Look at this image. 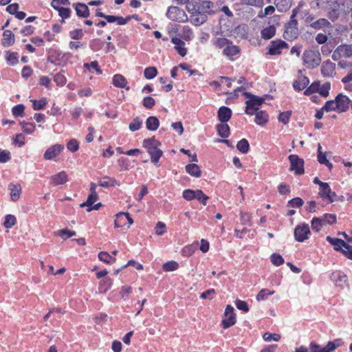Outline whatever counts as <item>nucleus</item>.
Returning <instances> with one entry per match:
<instances>
[{"mask_svg":"<svg viewBox=\"0 0 352 352\" xmlns=\"http://www.w3.org/2000/svg\"><path fill=\"white\" fill-rule=\"evenodd\" d=\"M157 74V70L155 67H148L144 69V75L147 79H153Z\"/></svg>","mask_w":352,"mask_h":352,"instance_id":"nucleus-47","label":"nucleus"},{"mask_svg":"<svg viewBox=\"0 0 352 352\" xmlns=\"http://www.w3.org/2000/svg\"><path fill=\"white\" fill-rule=\"evenodd\" d=\"M343 3V0H317L316 4L319 8L325 10H340V6Z\"/></svg>","mask_w":352,"mask_h":352,"instance_id":"nucleus-12","label":"nucleus"},{"mask_svg":"<svg viewBox=\"0 0 352 352\" xmlns=\"http://www.w3.org/2000/svg\"><path fill=\"white\" fill-rule=\"evenodd\" d=\"M112 285V280L111 278H106L100 281L99 285V289L102 292H106L108 289H109Z\"/></svg>","mask_w":352,"mask_h":352,"instance_id":"nucleus-50","label":"nucleus"},{"mask_svg":"<svg viewBox=\"0 0 352 352\" xmlns=\"http://www.w3.org/2000/svg\"><path fill=\"white\" fill-rule=\"evenodd\" d=\"M320 84L318 82H313L304 92L305 95H310L314 92H318Z\"/></svg>","mask_w":352,"mask_h":352,"instance_id":"nucleus-64","label":"nucleus"},{"mask_svg":"<svg viewBox=\"0 0 352 352\" xmlns=\"http://www.w3.org/2000/svg\"><path fill=\"white\" fill-rule=\"evenodd\" d=\"M84 36L82 30L80 29H75L69 32V36L73 40L82 39Z\"/></svg>","mask_w":352,"mask_h":352,"instance_id":"nucleus-61","label":"nucleus"},{"mask_svg":"<svg viewBox=\"0 0 352 352\" xmlns=\"http://www.w3.org/2000/svg\"><path fill=\"white\" fill-rule=\"evenodd\" d=\"M217 130L218 135L223 138H228L230 135V127L226 122L217 124Z\"/></svg>","mask_w":352,"mask_h":352,"instance_id":"nucleus-32","label":"nucleus"},{"mask_svg":"<svg viewBox=\"0 0 352 352\" xmlns=\"http://www.w3.org/2000/svg\"><path fill=\"white\" fill-rule=\"evenodd\" d=\"M68 181V175L65 171H60L51 176L50 183L53 186L63 185Z\"/></svg>","mask_w":352,"mask_h":352,"instance_id":"nucleus-16","label":"nucleus"},{"mask_svg":"<svg viewBox=\"0 0 352 352\" xmlns=\"http://www.w3.org/2000/svg\"><path fill=\"white\" fill-rule=\"evenodd\" d=\"M240 52V48L234 45L231 41V44L228 46L226 50L222 51V54L223 56L228 57L229 59L232 60V57L235 55H237Z\"/></svg>","mask_w":352,"mask_h":352,"instance_id":"nucleus-23","label":"nucleus"},{"mask_svg":"<svg viewBox=\"0 0 352 352\" xmlns=\"http://www.w3.org/2000/svg\"><path fill=\"white\" fill-rule=\"evenodd\" d=\"M327 241L333 246L336 251H340L343 253V250L349 251L352 246L348 245L342 239L338 238H333L329 236L327 237Z\"/></svg>","mask_w":352,"mask_h":352,"instance_id":"nucleus-14","label":"nucleus"},{"mask_svg":"<svg viewBox=\"0 0 352 352\" xmlns=\"http://www.w3.org/2000/svg\"><path fill=\"white\" fill-rule=\"evenodd\" d=\"M194 36L192 29L188 26L185 25L183 27L182 37L186 41L191 40Z\"/></svg>","mask_w":352,"mask_h":352,"instance_id":"nucleus-41","label":"nucleus"},{"mask_svg":"<svg viewBox=\"0 0 352 352\" xmlns=\"http://www.w3.org/2000/svg\"><path fill=\"white\" fill-rule=\"evenodd\" d=\"M290 162V170H294L296 175L304 173V161L296 155H290L289 156Z\"/></svg>","mask_w":352,"mask_h":352,"instance_id":"nucleus-8","label":"nucleus"},{"mask_svg":"<svg viewBox=\"0 0 352 352\" xmlns=\"http://www.w3.org/2000/svg\"><path fill=\"white\" fill-rule=\"evenodd\" d=\"M243 95L248 99L245 101V113L248 115H255V122L258 125L263 126L269 120V116L265 111H260V107L264 103L265 96L259 97L249 92H244Z\"/></svg>","mask_w":352,"mask_h":352,"instance_id":"nucleus-1","label":"nucleus"},{"mask_svg":"<svg viewBox=\"0 0 352 352\" xmlns=\"http://www.w3.org/2000/svg\"><path fill=\"white\" fill-rule=\"evenodd\" d=\"M166 16L171 21L178 22H184L188 19L185 12L177 6L169 7Z\"/></svg>","mask_w":352,"mask_h":352,"instance_id":"nucleus-5","label":"nucleus"},{"mask_svg":"<svg viewBox=\"0 0 352 352\" xmlns=\"http://www.w3.org/2000/svg\"><path fill=\"white\" fill-rule=\"evenodd\" d=\"M302 60L307 68L314 69L320 65L321 62V55L318 50H305L303 53Z\"/></svg>","mask_w":352,"mask_h":352,"instance_id":"nucleus-3","label":"nucleus"},{"mask_svg":"<svg viewBox=\"0 0 352 352\" xmlns=\"http://www.w3.org/2000/svg\"><path fill=\"white\" fill-rule=\"evenodd\" d=\"M330 279L336 286L342 288L348 285L346 275L339 270L332 272L330 275Z\"/></svg>","mask_w":352,"mask_h":352,"instance_id":"nucleus-11","label":"nucleus"},{"mask_svg":"<svg viewBox=\"0 0 352 352\" xmlns=\"http://www.w3.org/2000/svg\"><path fill=\"white\" fill-rule=\"evenodd\" d=\"M186 171L192 177H199L201 170L199 166L196 164H189L185 167Z\"/></svg>","mask_w":352,"mask_h":352,"instance_id":"nucleus-31","label":"nucleus"},{"mask_svg":"<svg viewBox=\"0 0 352 352\" xmlns=\"http://www.w3.org/2000/svg\"><path fill=\"white\" fill-rule=\"evenodd\" d=\"M209 197L205 195L201 190H195V199L199 201L204 206H206Z\"/></svg>","mask_w":352,"mask_h":352,"instance_id":"nucleus-48","label":"nucleus"},{"mask_svg":"<svg viewBox=\"0 0 352 352\" xmlns=\"http://www.w3.org/2000/svg\"><path fill=\"white\" fill-rule=\"evenodd\" d=\"M212 43L216 48L226 50L231 44V41L224 37L215 38L212 40Z\"/></svg>","mask_w":352,"mask_h":352,"instance_id":"nucleus-22","label":"nucleus"},{"mask_svg":"<svg viewBox=\"0 0 352 352\" xmlns=\"http://www.w3.org/2000/svg\"><path fill=\"white\" fill-rule=\"evenodd\" d=\"M263 340L266 342H270L271 340H274L276 342L279 341L280 339V335L278 333H270L269 332L265 333L263 334Z\"/></svg>","mask_w":352,"mask_h":352,"instance_id":"nucleus-60","label":"nucleus"},{"mask_svg":"<svg viewBox=\"0 0 352 352\" xmlns=\"http://www.w3.org/2000/svg\"><path fill=\"white\" fill-rule=\"evenodd\" d=\"M16 223V217L12 214H7L5 217L3 226L6 228H10Z\"/></svg>","mask_w":352,"mask_h":352,"instance_id":"nucleus-45","label":"nucleus"},{"mask_svg":"<svg viewBox=\"0 0 352 352\" xmlns=\"http://www.w3.org/2000/svg\"><path fill=\"white\" fill-rule=\"evenodd\" d=\"M343 344L342 341L340 339L335 340L332 342H329L327 344V348L329 349V352H332L334 351L336 348L342 346Z\"/></svg>","mask_w":352,"mask_h":352,"instance_id":"nucleus-62","label":"nucleus"},{"mask_svg":"<svg viewBox=\"0 0 352 352\" xmlns=\"http://www.w3.org/2000/svg\"><path fill=\"white\" fill-rule=\"evenodd\" d=\"M330 89V82H325L320 85L318 93L323 97L326 98L329 96Z\"/></svg>","mask_w":352,"mask_h":352,"instance_id":"nucleus-53","label":"nucleus"},{"mask_svg":"<svg viewBox=\"0 0 352 352\" xmlns=\"http://www.w3.org/2000/svg\"><path fill=\"white\" fill-rule=\"evenodd\" d=\"M25 107L23 104H17L14 106L12 109V113L15 117H22L24 113Z\"/></svg>","mask_w":352,"mask_h":352,"instance_id":"nucleus-57","label":"nucleus"},{"mask_svg":"<svg viewBox=\"0 0 352 352\" xmlns=\"http://www.w3.org/2000/svg\"><path fill=\"white\" fill-rule=\"evenodd\" d=\"M287 47V43L282 40L272 41L269 46L268 54L272 56L279 55L281 54L282 50Z\"/></svg>","mask_w":352,"mask_h":352,"instance_id":"nucleus-13","label":"nucleus"},{"mask_svg":"<svg viewBox=\"0 0 352 352\" xmlns=\"http://www.w3.org/2000/svg\"><path fill=\"white\" fill-rule=\"evenodd\" d=\"M274 294V291H270L267 289H261L256 296V300L258 301L266 300L269 296Z\"/></svg>","mask_w":352,"mask_h":352,"instance_id":"nucleus-49","label":"nucleus"},{"mask_svg":"<svg viewBox=\"0 0 352 352\" xmlns=\"http://www.w3.org/2000/svg\"><path fill=\"white\" fill-rule=\"evenodd\" d=\"M20 124L23 131L26 133L31 134L34 131L35 125L32 123L21 122H20Z\"/></svg>","mask_w":352,"mask_h":352,"instance_id":"nucleus-55","label":"nucleus"},{"mask_svg":"<svg viewBox=\"0 0 352 352\" xmlns=\"http://www.w3.org/2000/svg\"><path fill=\"white\" fill-rule=\"evenodd\" d=\"M336 107H337L336 101L335 99L334 100L327 101L322 107H323V110H325L326 112H329V111H337Z\"/></svg>","mask_w":352,"mask_h":352,"instance_id":"nucleus-59","label":"nucleus"},{"mask_svg":"<svg viewBox=\"0 0 352 352\" xmlns=\"http://www.w3.org/2000/svg\"><path fill=\"white\" fill-rule=\"evenodd\" d=\"M1 43L4 47H10L14 43V35L10 30L4 31Z\"/></svg>","mask_w":352,"mask_h":352,"instance_id":"nucleus-21","label":"nucleus"},{"mask_svg":"<svg viewBox=\"0 0 352 352\" xmlns=\"http://www.w3.org/2000/svg\"><path fill=\"white\" fill-rule=\"evenodd\" d=\"M323 223L332 225L336 222V215L334 214H324L322 217Z\"/></svg>","mask_w":352,"mask_h":352,"instance_id":"nucleus-63","label":"nucleus"},{"mask_svg":"<svg viewBox=\"0 0 352 352\" xmlns=\"http://www.w3.org/2000/svg\"><path fill=\"white\" fill-rule=\"evenodd\" d=\"M98 258L100 261L104 262L106 263H112L116 262V258L111 256L106 252H101L98 254Z\"/></svg>","mask_w":352,"mask_h":352,"instance_id":"nucleus-39","label":"nucleus"},{"mask_svg":"<svg viewBox=\"0 0 352 352\" xmlns=\"http://www.w3.org/2000/svg\"><path fill=\"white\" fill-rule=\"evenodd\" d=\"M63 145L56 144L48 148L44 153L43 157L46 160H51L57 157L63 151Z\"/></svg>","mask_w":352,"mask_h":352,"instance_id":"nucleus-15","label":"nucleus"},{"mask_svg":"<svg viewBox=\"0 0 352 352\" xmlns=\"http://www.w3.org/2000/svg\"><path fill=\"white\" fill-rule=\"evenodd\" d=\"M330 25V23L326 19L322 18L318 20L313 22L311 24V26L314 29H322L326 27H329Z\"/></svg>","mask_w":352,"mask_h":352,"instance_id":"nucleus-37","label":"nucleus"},{"mask_svg":"<svg viewBox=\"0 0 352 352\" xmlns=\"http://www.w3.org/2000/svg\"><path fill=\"white\" fill-rule=\"evenodd\" d=\"M98 186L104 188H108L110 186H119L120 183L114 178L106 176L103 177L102 180L98 182Z\"/></svg>","mask_w":352,"mask_h":352,"instance_id":"nucleus-25","label":"nucleus"},{"mask_svg":"<svg viewBox=\"0 0 352 352\" xmlns=\"http://www.w3.org/2000/svg\"><path fill=\"white\" fill-rule=\"evenodd\" d=\"M298 35V30L292 27L287 28L284 32V37L287 39L289 38H296Z\"/></svg>","mask_w":352,"mask_h":352,"instance_id":"nucleus-58","label":"nucleus"},{"mask_svg":"<svg viewBox=\"0 0 352 352\" xmlns=\"http://www.w3.org/2000/svg\"><path fill=\"white\" fill-rule=\"evenodd\" d=\"M30 101L32 102V107L34 110L36 111L43 109L47 103L45 98H42L38 100H31Z\"/></svg>","mask_w":352,"mask_h":352,"instance_id":"nucleus-42","label":"nucleus"},{"mask_svg":"<svg viewBox=\"0 0 352 352\" xmlns=\"http://www.w3.org/2000/svg\"><path fill=\"white\" fill-rule=\"evenodd\" d=\"M206 14H197L194 15H190V21L192 24L196 26H199L205 23L207 20Z\"/></svg>","mask_w":352,"mask_h":352,"instance_id":"nucleus-28","label":"nucleus"},{"mask_svg":"<svg viewBox=\"0 0 352 352\" xmlns=\"http://www.w3.org/2000/svg\"><path fill=\"white\" fill-rule=\"evenodd\" d=\"M318 195L323 199H328L330 202H333L337 200V195L335 192L331 190L329 184L326 182L321 184Z\"/></svg>","mask_w":352,"mask_h":352,"instance_id":"nucleus-9","label":"nucleus"},{"mask_svg":"<svg viewBox=\"0 0 352 352\" xmlns=\"http://www.w3.org/2000/svg\"><path fill=\"white\" fill-rule=\"evenodd\" d=\"M309 83V78L306 76H303L300 80L295 81L293 84V87L296 90L301 91L304 89Z\"/></svg>","mask_w":352,"mask_h":352,"instance_id":"nucleus-33","label":"nucleus"},{"mask_svg":"<svg viewBox=\"0 0 352 352\" xmlns=\"http://www.w3.org/2000/svg\"><path fill=\"white\" fill-rule=\"evenodd\" d=\"M142 125V120L140 118L137 117L129 124V128L131 131H136L141 128Z\"/></svg>","mask_w":352,"mask_h":352,"instance_id":"nucleus-44","label":"nucleus"},{"mask_svg":"<svg viewBox=\"0 0 352 352\" xmlns=\"http://www.w3.org/2000/svg\"><path fill=\"white\" fill-rule=\"evenodd\" d=\"M310 352H329L327 346L322 347L319 344L311 342L309 345Z\"/></svg>","mask_w":352,"mask_h":352,"instance_id":"nucleus-54","label":"nucleus"},{"mask_svg":"<svg viewBox=\"0 0 352 352\" xmlns=\"http://www.w3.org/2000/svg\"><path fill=\"white\" fill-rule=\"evenodd\" d=\"M276 34V28L273 25H270L265 28H264L261 31V36L264 39H270L272 38Z\"/></svg>","mask_w":352,"mask_h":352,"instance_id":"nucleus-36","label":"nucleus"},{"mask_svg":"<svg viewBox=\"0 0 352 352\" xmlns=\"http://www.w3.org/2000/svg\"><path fill=\"white\" fill-rule=\"evenodd\" d=\"M120 219H126L128 221L129 226L132 225L133 223V221L129 216V213L120 212L116 214V218L114 221V225L116 228H120L123 226L122 222H120Z\"/></svg>","mask_w":352,"mask_h":352,"instance_id":"nucleus-26","label":"nucleus"},{"mask_svg":"<svg viewBox=\"0 0 352 352\" xmlns=\"http://www.w3.org/2000/svg\"><path fill=\"white\" fill-rule=\"evenodd\" d=\"M160 146L161 142L157 140L155 137L145 139L143 141V146L150 155L151 161L155 164L158 163L159 160L163 155L162 151L159 148Z\"/></svg>","mask_w":352,"mask_h":352,"instance_id":"nucleus-2","label":"nucleus"},{"mask_svg":"<svg viewBox=\"0 0 352 352\" xmlns=\"http://www.w3.org/2000/svg\"><path fill=\"white\" fill-rule=\"evenodd\" d=\"M234 311V309L231 305H228L226 306L224 312V318L221 321L223 329H226L236 323V320Z\"/></svg>","mask_w":352,"mask_h":352,"instance_id":"nucleus-7","label":"nucleus"},{"mask_svg":"<svg viewBox=\"0 0 352 352\" xmlns=\"http://www.w3.org/2000/svg\"><path fill=\"white\" fill-rule=\"evenodd\" d=\"M57 235L60 236L63 240H66L67 239L72 237L76 235V232L71 231L67 229H62L57 232Z\"/></svg>","mask_w":352,"mask_h":352,"instance_id":"nucleus-51","label":"nucleus"},{"mask_svg":"<svg viewBox=\"0 0 352 352\" xmlns=\"http://www.w3.org/2000/svg\"><path fill=\"white\" fill-rule=\"evenodd\" d=\"M76 12L79 17L87 18L89 16V10L88 6L82 3H78L76 6Z\"/></svg>","mask_w":352,"mask_h":352,"instance_id":"nucleus-24","label":"nucleus"},{"mask_svg":"<svg viewBox=\"0 0 352 352\" xmlns=\"http://www.w3.org/2000/svg\"><path fill=\"white\" fill-rule=\"evenodd\" d=\"M198 7L199 6L197 2H188L186 5V9L188 12L190 14V15L199 14Z\"/></svg>","mask_w":352,"mask_h":352,"instance_id":"nucleus-46","label":"nucleus"},{"mask_svg":"<svg viewBox=\"0 0 352 352\" xmlns=\"http://www.w3.org/2000/svg\"><path fill=\"white\" fill-rule=\"evenodd\" d=\"M274 3L279 11L284 12L290 8L292 0H274Z\"/></svg>","mask_w":352,"mask_h":352,"instance_id":"nucleus-35","label":"nucleus"},{"mask_svg":"<svg viewBox=\"0 0 352 352\" xmlns=\"http://www.w3.org/2000/svg\"><path fill=\"white\" fill-rule=\"evenodd\" d=\"M178 263L174 261H168L163 265V270L166 272H172L178 268Z\"/></svg>","mask_w":352,"mask_h":352,"instance_id":"nucleus-56","label":"nucleus"},{"mask_svg":"<svg viewBox=\"0 0 352 352\" xmlns=\"http://www.w3.org/2000/svg\"><path fill=\"white\" fill-rule=\"evenodd\" d=\"M311 228L314 230L319 232L323 225V220L320 217H314L311 220Z\"/></svg>","mask_w":352,"mask_h":352,"instance_id":"nucleus-43","label":"nucleus"},{"mask_svg":"<svg viewBox=\"0 0 352 352\" xmlns=\"http://www.w3.org/2000/svg\"><path fill=\"white\" fill-rule=\"evenodd\" d=\"M198 3V9L199 10V14H211L213 13L211 10L213 7V3L210 1H201Z\"/></svg>","mask_w":352,"mask_h":352,"instance_id":"nucleus-19","label":"nucleus"},{"mask_svg":"<svg viewBox=\"0 0 352 352\" xmlns=\"http://www.w3.org/2000/svg\"><path fill=\"white\" fill-rule=\"evenodd\" d=\"M98 199V195L97 192H91L90 195L88 196V198L85 202L82 203L80 206L81 208L87 206L89 207L92 206L95 201H96Z\"/></svg>","mask_w":352,"mask_h":352,"instance_id":"nucleus-38","label":"nucleus"},{"mask_svg":"<svg viewBox=\"0 0 352 352\" xmlns=\"http://www.w3.org/2000/svg\"><path fill=\"white\" fill-rule=\"evenodd\" d=\"M171 42L175 45V49L180 56H184L186 55L187 49L185 47V43L183 41L179 38L173 37Z\"/></svg>","mask_w":352,"mask_h":352,"instance_id":"nucleus-20","label":"nucleus"},{"mask_svg":"<svg viewBox=\"0 0 352 352\" xmlns=\"http://www.w3.org/2000/svg\"><path fill=\"white\" fill-rule=\"evenodd\" d=\"M18 54L10 51L6 52V59L9 65L14 66L19 63Z\"/></svg>","mask_w":352,"mask_h":352,"instance_id":"nucleus-34","label":"nucleus"},{"mask_svg":"<svg viewBox=\"0 0 352 352\" xmlns=\"http://www.w3.org/2000/svg\"><path fill=\"white\" fill-rule=\"evenodd\" d=\"M231 116L232 111L229 107L225 106L221 107L217 111L218 119L223 123L228 122Z\"/></svg>","mask_w":352,"mask_h":352,"instance_id":"nucleus-18","label":"nucleus"},{"mask_svg":"<svg viewBox=\"0 0 352 352\" xmlns=\"http://www.w3.org/2000/svg\"><path fill=\"white\" fill-rule=\"evenodd\" d=\"M332 59L338 61L341 58H350L352 57L351 45L343 44L338 46L332 54Z\"/></svg>","mask_w":352,"mask_h":352,"instance_id":"nucleus-4","label":"nucleus"},{"mask_svg":"<svg viewBox=\"0 0 352 352\" xmlns=\"http://www.w3.org/2000/svg\"><path fill=\"white\" fill-rule=\"evenodd\" d=\"M336 65L331 60L324 61L321 67V73L324 76L332 77L335 74Z\"/></svg>","mask_w":352,"mask_h":352,"instance_id":"nucleus-17","label":"nucleus"},{"mask_svg":"<svg viewBox=\"0 0 352 352\" xmlns=\"http://www.w3.org/2000/svg\"><path fill=\"white\" fill-rule=\"evenodd\" d=\"M291 115H292L291 111L281 112V113H280L278 118V121L280 122H282L284 124H287L289 122Z\"/></svg>","mask_w":352,"mask_h":352,"instance_id":"nucleus-52","label":"nucleus"},{"mask_svg":"<svg viewBox=\"0 0 352 352\" xmlns=\"http://www.w3.org/2000/svg\"><path fill=\"white\" fill-rule=\"evenodd\" d=\"M160 125L159 120L155 116H150L146 121V126L148 131H156Z\"/></svg>","mask_w":352,"mask_h":352,"instance_id":"nucleus-30","label":"nucleus"},{"mask_svg":"<svg viewBox=\"0 0 352 352\" xmlns=\"http://www.w3.org/2000/svg\"><path fill=\"white\" fill-rule=\"evenodd\" d=\"M113 83L117 87L125 88L126 90L129 89V87H126L127 81L122 75L116 74L113 78Z\"/></svg>","mask_w":352,"mask_h":352,"instance_id":"nucleus-27","label":"nucleus"},{"mask_svg":"<svg viewBox=\"0 0 352 352\" xmlns=\"http://www.w3.org/2000/svg\"><path fill=\"white\" fill-rule=\"evenodd\" d=\"M9 189L10 190V198L12 201H17L21 192V187L20 185L10 184Z\"/></svg>","mask_w":352,"mask_h":352,"instance_id":"nucleus-29","label":"nucleus"},{"mask_svg":"<svg viewBox=\"0 0 352 352\" xmlns=\"http://www.w3.org/2000/svg\"><path fill=\"white\" fill-rule=\"evenodd\" d=\"M249 148V143L245 139L241 140L236 144V148L242 153H247Z\"/></svg>","mask_w":352,"mask_h":352,"instance_id":"nucleus-40","label":"nucleus"},{"mask_svg":"<svg viewBox=\"0 0 352 352\" xmlns=\"http://www.w3.org/2000/svg\"><path fill=\"white\" fill-rule=\"evenodd\" d=\"M311 234L310 228L308 224L302 223L296 226L294 229V238L298 242H303Z\"/></svg>","mask_w":352,"mask_h":352,"instance_id":"nucleus-6","label":"nucleus"},{"mask_svg":"<svg viewBox=\"0 0 352 352\" xmlns=\"http://www.w3.org/2000/svg\"><path fill=\"white\" fill-rule=\"evenodd\" d=\"M335 99L336 101L337 111L338 113H344L349 109V104L351 103V100H350L348 96L343 95L342 94H339Z\"/></svg>","mask_w":352,"mask_h":352,"instance_id":"nucleus-10","label":"nucleus"}]
</instances>
